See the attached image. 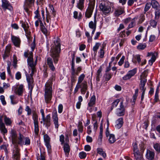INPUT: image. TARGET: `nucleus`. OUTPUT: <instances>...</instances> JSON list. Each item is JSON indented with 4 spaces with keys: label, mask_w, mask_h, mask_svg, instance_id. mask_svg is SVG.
I'll return each mask as SVG.
<instances>
[{
    "label": "nucleus",
    "mask_w": 160,
    "mask_h": 160,
    "mask_svg": "<svg viewBox=\"0 0 160 160\" xmlns=\"http://www.w3.org/2000/svg\"><path fill=\"white\" fill-rule=\"evenodd\" d=\"M55 74L52 76V78L48 80L45 84L44 88V98L47 103L50 102L52 99V81L54 80Z\"/></svg>",
    "instance_id": "1"
},
{
    "label": "nucleus",
    "mask_w": 160,
    "mask_h": 160,
    "mask_svg": "<svg viewBox=\"0 0 160 160\" xmlns=\"http://www.w3.org/2000/svg\"><path fill=\"white\" fill-rule=\"evenodd\" d=\"M10 133L12 142L14 146H18V145L22 146L24 144V137L20 133L18 136L16 131L13 129H11Z\"/></svg>",
    "instance_id": "2"
},
{
    "label": "nucleus",
    "mask_w": 160,
    "mask_h": 160,
    "mask_svg": "<svg viewBox=\"0 0 160 160\" xmlns=\"http://www.w3.org/2000/svg\"><path fill=\"white\" fill-rule=\"evenodd\" d=\"M54 45L51 48V56L53 58L55 63H57L59 57L61 49L59 39H57L54 42Z\"/></svg>",
    "instance_id": "3"
},
{
    "label": "nucleus",
    "mask_w": 160,
    "mask_h": 160,
    "mask_svg": "<svg viewBox=\"0 0 160 160\" xmlns=\"http://www.w3.org/2000/svg\"><path fill=\"white\" fill-rule=\"evenodd\" d=\"M99 8L100 10L105 14L108 13L111 11V7L109 6V3L106 1H102L100 4Z\"/></svg>",
    "instance_id": "4"
},
{
    "label": "nucleus",
    "mask_w": 160,
    "mask_h": 160,
    "mask_svg": "<svg viewBox=\"0 0 160 160\" xmlns=\"http://www.w3.org/2000/svg\"><path fill=\"white\" fill-rule=\"evenodd\" d=\"M37 59L34 62H33L32 53V52H30L29 54V57H28L27 59V62L28 65L31 68L32 73H34L36 71V70L35 68V66L37 64Z\"/></svg>",
    "instance_id": "5"
},
{
    "label": "nucleus",
    "mask_w": 160,
    "mask_h": 160,
    "mask_svg": "<svg viewBox=\"0 0 160 160\" xmlns=\"http://www.w3.org/2000/svg\"><path fill=\"white\" fill-rule=\"evenodd\" d=\"M89 5L85 13V17L88 18H90L92 14L95 2V0H89Z\"/></svg>",
    "instance_id": "6"
},
{
    "label": "nucleus",
    "mask_w": 160,
    "mask_h": 160,
    "mask_svg": "<svg viewBox=\"0 0 160 160\" xmlns=\"http://www.w3.org/2000/svg\"><path fill=\"white\" fill-rule=\"evenodd\" d=\"M147 75V72L146 71H144L140 76L139 88L140 90L142 91V92H145L146 89V88L145 87V86L147 82V80L146 79Z\"/></svg>",
    "instance_id": "7"
},
{
    "label": "nucleus",
    "mask_w": 160,
    "mask_h": 160,
    "mask_svg": "<svg viewBox=\"0 0 160 160\" xmlns=\"http://www.w3.org/2000/svg\"><path fill=\"white\" fill-rule=\"evenodd\" d=\"M32 119L34 121V132L36 134H38L39 132V128L38 125V116L35 112H32Z\"/></svg>",
    "instance_id": "8"
},
{
    "label": "nucleus",
    "mask_w": 160,
    "mask_h": 160,
    "mask_svg": "<svg viewBox=\"0 0 160 160\" xmlns=\"http://www.w3.org/2000/svg\"><path fill=\"white\" fill-rule=\"evenodd\" d=\"M125 111V109L123 105V102L122 101L120 102L119 108L117 109L116 113L119 117L122 116L124 115Z\"/></svg>",
    "instance_id": "9"
},
{
    "label": "nucleus",
    "mask_w": 160,
    "mask_h": 160,
    "mask_svg": "<svg viewBox=\"0 0 160 160\" xmlns=\"http://www.w3.org/2000/svg\"><path fill=\"white\" fill-rule=\"evenodd\" d=\"M134 154L136 160H143L142 155L138 149L137 144L135 143L133 145Z\"/></svg>",
    "instance_id": "10"
},
{
    "label": "nucleus",
    "mask_w": 160,
    "mask_h": 160,
    "mask_svg": "<svg viewBox=\"0 0 160 160\" xmlns=\"http://www.w3.org/2000/svg\"><path fill=\"white\" fill-rule=\"evenodd\" d=\"M2 8L6 10V9L12 11L13 10L12 7L9 2L6 0H2Z\"/></svg>",
    "instance_id": "11"
},
{
    "label": "nucleus",
    "mask_w": 160,
    "mask_h": 160,
    "mask_svg": "<svg viewBox=\"0 0 160 160\" xmlns=\"http://www.w3.org/2000/svg\"><path fill=\"white\" fill-rule=\"evenodd\" d=\"M106 135L107 137H109L108 140L110 143H113L116 141V139L114 135L113 134H110L108 127L106 128Z\"/></svg>",
    "instance_id": "12"
},
{
    "label": "nucleus",
    "mask_w": 160,
    "mask_h": 160,
    "mask_svg": "<svg viewBox=\"0 0 160 160\" xmlns=\"http://www.w3.org/2000/svg\"><path fill=\"white\" fill-rule=\"evenodd\" d=\"M52 118L53 119V122L55 128L58 129V128L59 124L58 115L56 111H55L53 112Z\"/></svg>",
    "instance_id": "13"
},
{
    "label": "nucleus",
    "mask_w": 160,
    "mask_h": 160,
    "mask_svg": "<svg viewBox=\"0 0 160 160\" xmlns=\"http://www.w3.org/2000/svg\"><path fill=\"white\" fill-rule=\"evenodd\" d=\"M44 141L45 142V145L46 146L48 150L51 149V146L50 144V138L49 136L47 134L44 135L43 136Z\"/></svg>",
    "instance_id": "14"
},
{
    "label": "nucleus",
    "mask_w": 160,
    "mask_h": 160,
    "mask_svg": "<svg viewBox=\"0 0 160 160\" xmlns=\"http://www.w3.org/2000/svg\"><path fill=\"white\" fill-rule=\"evenodd\" d=\"M15 148L13 150V155L12 158L13 160H19L20 154L19 153V149L18 148V146H15Z\"/></svg>",
    "instance_id": "15"
},
{
    "label": "nucleus",
    "mask_w": 160,
    "mask_h": 160,
    "mask_svg": "<svg viewBox=\"0 0 160 160\" xmlns=\"http://www.w3.org/2000/svg\"><path fill=\"white\" fill-rule=\"evenodd\" d=\"M24 90V86L21 84L17 87L14 90V92L19 96H22Z\"/></svg>",
    "instance_id": "16"
},
{
    "label": "nucleus",
    "mask_w": 160,
    "mask_h": 160,
    "mask_svg": "<svg viewBox=\"0 0 160 160\" xmlns=\"http://www.w3.org/2000/svg\"><path fill=\"white\" fill-rule=\"evenodd\" d=\"M11 39L14 45L16 47H19L21 42L20 38L18 37L15 36H12Z\"/></svg>",
    "instance_id": "17"
},
{
    "label": "nucleus",
    "mask_w": 160,
    "mask_h": 160,
    "mask_svg": "<svg viewBox=\"0 0 160 160\" xmlns=\"http://www.w3.org/2000/svg\"><path fill=\"white\" fill-rule=\"evenodd\" d=\"M11 48V45L10 44L8 45L6 47L4 53L3 55V57L4 59H5L9 56Z\"/></svg>",
    "instance_id": "18"
},
{
    "label": "nucleus",
    "mask_w": 160,
    "mask_h": 160,
    "mask_svg": "<svg viewBox=\"0 0 160 160\" xmlns=\"http://www.w3.org/2000/svg\"><path fill=\"white\" fill-rule=\"evenodd\" d=\"M47 62L50 69L53 71H54L55 68L53 65V61L52 59L50 58H47Z\"/></svg>",
    "instance_id": "19"
},
{
    "label": "nucleus",
    "mask_w": 160,
    "mask_h": 160,
    "mask_svg": "<svg viewBox=\"0 0 160 160\" xmlns=\"http://www.w3.org/2000/svg\"><path fill=\"white\" fill-rule=\"evenodd\" d=\"M123 119L122 118H118L116 122V124L115 127L117 129L120 128L123 124Z\"/></svg>",
    "instance_id": "20"
},
{
    "label": "nucleus",
    "mask_w": 160,
    "mask_h": 160,
    "mask_svg": "<svg viewBox=\"0 0 160 160\" xmlns=\"http://www.w3.org/2000/svg\"><path fill=\"white\" fill-rule=\"evenodd\" d=\"M155 154L153 152L150 151L149 150L147 151L146 154V158L149 160H152L154 159Z\"/></svg>",
    "instance_id": "21"
},
{
    "label": "nucleus",
    "mask_w": 160,
    "mask_h": 160,
    "mask_svg": "<svg viewBox=\"0 0 160 160\" xmlns=\"http://www.w3.org/2000/svg\"><path fill=\"white\" fill-rule=\"evenodd\" d=\"M63 149L66 156L68 157L70 150L69 145L67 143L64 144L63 146Z\"/></svg>",
    "instance_id": "22"
},
{
    "label": "nucleus",
    "mask_w": 160,
    "mask_h": 160,
    "mask_svg": "<svg viewBox=\"0 0 160 160\" xmlns=\"http://www.w3.org/2000/svg\"><path fill=\"white\" fill-rule=\"evenodd\" d=\"M44 122V124H45L47 127H48L50 125V117L49 115H47L46 118L44 117V119H42Z\"/></svg>",
    "instance_id": "23"
},
{
    "label": "nucleus",
    "mask_w": 160,
    "mask_h": 160,
    "mask_svg": "<svg viewBox=\"0 0 160 160\" xmlns=\"http://www.w3.org/2000/svg\"><path fill=\"white\" fill-rule=\"evenodd\" d=\"M96 102V97L94 95L92 96L89 102L88 103V106L89 107L93 106L95 104Z\"/></svg>",
    "instance_id": "24"
},
{
    "label": "nucleus",
    "mask_w": 160,
    "mask_h": 160,
    "mask_svg": "<svg viewBox=\"0 0 160 160\" xmlns=\"http://www.w3.org/2000/svg\"><path fill=\"white\" fill-rule=\"evenodd\" d=\"M0 130L1 132L3 135L7 133L8 130L5 127L4 124H2L0 125Z\"/></svg>",
    "instance_id": "25"
},
{
    "label": "nucleus",
    "mask_w": 160,
    "mask_h": 160,
    "mask_svg": "<svg viewBox=\"0 0 160 160\" xmlns=\"http://www.w3.org/2000/svg\"><path fill=\"white\" fill-rule=\"evenodd\" d=\"M96 16H94V22H93V21H91L89 23V28L92 29L96 28Z\"/></svg>",
    "instance_id": "26"
},
{
    "label": "nucleus",
    "mask_w": 160,
    "mask_h": 160,
    "mask_svg": "<svg viewBox=\"0 0 160 160\" xmlns=\"http://www.w3.org/2000/svg\"><path fill=\"white\" fill-rule=\"evenodd\" d=\"M41 30L42 32L46 36H47L48 34V32L47 29L45 28V26L43 25L42 22L41 21L40 25Z\"/></svg>",
    "instance_id": "27"
},
{
    "label": "nucleus",
    "mask_w": 160,
    "mask_h": 160,
    "mask_svg": "<svg viewBox=\"0 0 160 160\" xmlns=\"http://www.w3.org/2000/svg\"><path fill=\"white\" fill-rule=\"evenodd\" d=\"M151 5H152V8L156 9L159 8V5L158 2L156 0H152L151 1Z\"/></svg>",
    "instance_id": "28"
},
{
    "label": "nucleus",
    "mask_w": 160,
    "mask_h": 160,
    "mask_svg": "<svg viewBox=\"0 0 160 160\" xmlns=\"http://www.w3.org/2000/svg\"><path fill=\"white\" fill-rule=\"evenodd\" d=\"M4 122L7 126H11L12 121L11 119L8 118L6 116L4 117Z\"/></svg>",
    "instance_id": "29"
},
{
    "label": "nucleus",
    "mask_w": 160,
    "mask_h": 160,
    "mask_svg": "<svg viewBox=\"0 0 160 160\" xmlns=\"http://www.w3.org/2000/svg\"><path fill=\"white\" fill-rule=\"evenodd\" d=\"M97 153L101 155L104 158H105L106 156V153L103 151V149L101 148H98L97 149Z\"/></svg>",
    "instance_id": "30"
},
{
    "label": "nucleus",
    "mask_w": 160,
    "mask_h": 160,
    "mask_svg": "<svg viewBox=\"0 0 160 160\" xmlns=\"http://www.w3.org/2000/svg\"><path fill=\"white\" fill-rule=\"evenodd\" d=\"M101 45V43L99 42H97L96 43L95 46L93 47V50L94 51L95 55H96L97 51L98 49L99 48V47Z\"/></svg>",
    "instance_id": "31"
},
{
    "label": "nucleus",
    "mask_w": 160,
    "mask_h": 160,
    "mask_svg": "<svg viewBox=\"0 0 160 160\" xmlns=\"http://www.w3.org/2000/svg\"><path fill=\"white\" fill-rule=\"evenodd\" d=\"M84 0H79V2L78 4V8L82 10L84 7Z\"/></svg>",
    "instance_id": "32"
},
{
    "label": "nucleus",
    "mask_w": 160,
    "mask_h": 160,
    "mask_svg": "<svg viewBox=\"0 0 160 160\" xmlns=\"http://www.w3.org/2000/svg\"><path fill=\"white\" fill-rule=\"evenodd\" d=\"M119 102L120 100L119 99H117L115 100L112 103V106L111 108V110H112L114 108L116 107Z\"/></svg>",
    "instance_id": "33"
},
{
    "label": "nucleus",
    "mask_w": 160,
    "mask_h": 160,
    "mask_svg": "<svg viewBox=\"0 0 160 160\" xmlns=\"http://www.w3.org/2000/svg\"><path fill=\"white\" fill-rule=\"evenodd\" d=\"M46 22L48 23H49L51 21V17H53V16H51V15L50 13L48 11L46 12Z\"/></svg>",
    "instance_id": "34"
},
{
    "label": "nucleus",
    "mask_w": 160,
    "mask_h": 160,
    "mask_svg": "<svg viewBox=\"0 0 160 160\" xmlns=\"http://www.w3.org/2000/svg\"><path fill=\"white\" fill-rule=\"evenodd\" d=\"M33 73H32V72L30 74V75L27 76V80L28 83L31 82H33L32 78V76Z\"/></svg>",
    "instance_id": "35"
},
{
    "label": "nucleus",
    "mask_w": 160,
    "mask_h": 160,
    "mask_svg": "<svg viewBox=\"0 0 160 160\" xmlns=\"http://www.w3.org/2000/svg\"><path fill=\"white\" fill-rule=\"evenodd\" d=\"M85 77L84 74H82L80 75L78 77V84H80L83 80Z\"/></svg>",
    "instance_id": "36"
},
{
    "label": "nucleus",
    "mask_w": 160,
    "mask_h": 160,
    "mask_svg": "<svg viewBox=\"0 0 160 160\" xmlns=\"http://www.w3.org/2000/svg\"><path fill=\"white\" fill-rule=\"evenodd\" d=\"M135 18H133L131 21L130 23L129 24L128 27L127 28V29H129L133 27L135 24Z\"/></svg>",
    "instance_id": "37"
},
{
    "label": "nucleus",
    "mask_w": 160,
    "mask_h": 160,
    "mask_svg": "<svg viewBox=\"0 0 160 160\" xmlns=\"http://www.w3.org/2000/svg\"><path fill=\"white\" fill-rule=\"evenodd\" d=\"M124 13V11L122 10L118 9L115 12V14L116 16H118Z\"/></svg>",
    "instance_id": "38"
},
{
    "label": "nucleus",
    "mask_w": 160,
    "mask_h": 160,
    "mask_svg": "<svg viewBox=\"0 0 160 160\" xmlns=\"http://www.w3.org/2000/svg\"><path fill=\"white\" fill-rule=\"evenodd\" d=\"M146 47V44L145 43H140L137 46L138 49L143 50Z\"/></svg>",
    "instance_id": "39"
},
{
    "label": "nucleus",
    "mask_w": 160,
    "mask_h": 160,
    "mask_svg": "<svg viewBox=\"0 0 160 160\" xmlns=\"http://www.w3.org/2000/svg\"><path fill=\"white\" fill-rule=\"evenodd\" d=\"M155 18L156 19H158L160 16V10L159 8L156 9L155 12Z\"/></svg>",
    "instance_id": "40"
},
{
    "label": "nucleus",
    "mask_w": 160,
    "mask_h": 160,
    "mask_svg": "<svg viewBox=\"0 0 160 160\" xmlns=\"http://www.w3.org/2000/svg\"><path fill=\"white\" fill-rule=\"evenodd\" d=\"M112 75L109 72H106L104 75L105 79L106 81H108L111 78Z\"/></svg>",
    "instance_id": "41"
},
{
    "label": "nucleus",
    "mask_w": 160,
    "mask_h": 160,
    "mask_svg": "<svg viewBox=\"0 0 160 160\" xmlns=\"http://www.w3.org/2000/svg\"><path fill=\"white\" fill-rule=\"evenodd\" d=\"M78 131L82 132L83 131V127L82 125V123L81 122H79L78 125Z\"/></svg>",
    "instance_id": "42"
},
{
    "label": "nucleus",
    "mask_w": 160,
    "mask_h": 160,
    "mask_svg": "<svg viewBox=\"0 0 160 160\" xmlns=\"http://www.w3.org/2000/svg\"><path fill=\"white\" fill-rule=\"evenodd\" d=\"M99 54V57L101 58H103L104 57V51L102 49H100L99 51L98 52Z\"/></svg>",
    "instance_id": "43"
},
{
    "label": "nucleus",
    "mask_w": 160,
    "mask_h": 160,
    "mask_svg": "<svg viewBox=\"0 0 160 160\" xmlns=\"http://www.w3.org/2000/svg\"><path fill=\"white\" fill-rule=\"evenodd\" d=\"M154 148L155 150L158 152H159L160 151V144L158 143L155 144L154 146Z\"/></svg>",
    "instance_id": "44"
},
{
    "label": "nucleus",
    "mask_w": 160,
    "mask_h": 160,
    "mask_svg": "<svg viewBox=\"0 0 160 160\" xmlns=\"http://www.w3.org/2000/svg\"><path fill=\"white\" fill-rule=\"evenodd\" d=\"M151 7V4L149 3H147L145 5V6L144 8V12L145 13L146 12L148 11L150 8Z\"/></svg>",
    "instance_id": "45"
},
{
    "label": "nucleus",
    "mask_w": 160,
    "mask_h": 160,
    "mask_svg": "<svg viewBox=\"0 0 160 160\" xmlns=\"http://www.w3.org/2000/svg\"><path fill=\"white\" fill-rule=\"evenodd\" d=\"M136 72V69H133L132 70L129 71L128 73L131 77L133 76Z\"/></svg>",
    "instance_id": "46"
},
{
    "label": "nucleus",
    "mask_w": 160,
    "mask_h": 160,
    "mask_svg": "<svg viewBox=\"0 0 160 160\" xmlns=\"http://www.w3.org/2000/svg\"><path fill=\"white\" fill-rule=\"evenodd\" d=\"M150 23L151 26L153 28L156 27L157 25V22L155 20H151Z\"/></svg>",
    "instance_id": "47"
},
{
    "label": "nucleus",
    "mask_w": 160,
    "mask_h": 160,
    "mask_svg": "<svg viewBox=\"0 0 160 160\" xmlns=\"http://www.w3.org/2000/svg\"><path fill=\"white\" fill-rule=\"evenodd\" d=\"M81 87L80 88H81V89H87V82H83L82 84L81 85H80Z\"/></svg>",
    "instance_id": "48"
},
{
    "label": "nucleus",
    "mask_w": 160,
    "mask_h": 160,
    "mask_svg": "<svg viewBox=\"0 0 160 160\" xmlns=\"http://www.w3.org/2000/svg\"><path fill=\"white\" fill-rule=\"evenodd\" d=\"M49 7L51 9V11H50L52 15H53V17H55L56 14L53 6L52 5H51L49 6Z\"/></svg>",
    "instance_id": "49"
},
{
    "label": "nucleus",
    "mask_w": 160,
    "mask_h": 160,
    "mask_svg": "<svg viewBox=\"0 0 160 160\" xmlns=\"http://www.w3.org/2000/svg\"><path fill=\"white\" fill-rule=\"evenodd\" d=\"M86 156V154L85 152H80L79 154V157L81 159H83L85 158Z\"/></svg>",
    "instance_id": "50"
},
{
    "label": "nucleus",
    "mask_w": 160,
    "mask_h": 160,
    "mask_svg": "<svg viewBox=\"0 0 160 160\" xmlns=\"http://www.w3.org/2000/svg\"><path fill=\"white\" fill-rule=\"evenodd\" d=\"M0 100L3 105H5L6 104V102L5 99V97L3 95H1L0 96Z\"/></svg>",
    "instance_id": "51"
},
{
    "label": "nucleus",
    "mask_w": 160,
    "mask_h": 160,
    "mask_svg": "<svg viewBox=\"0 0 160 160\" xmlns=\"http://www.w3.org/2000/svg\"><path fill=\"white\" fill-rule=\"evenodd\" d=\"M134 58L137 60L138 63H140L141 61V59L140 58V55L138 54L136 55L134 57Z\"/></svg>",
    "instance_id": "52"
},
{
    "label": "nucleus",
    "mask_w": 160,
    "mask_h": 160,
    "mask_svg": "<svg viewBox=\"0 0 160 160\" xmlns=\"http://www.w3.org/2000/svg\"><path fill=\"white\" fill-rule=\"evenodd\" d=\"M124 59L125 57L124 56H123L122 58L120 59L119 61L118 62V64L119 65L121 66L122 65L124 62Z\"/></svg>",
    "instance_id": "53"
},
{
    "label": "nucleus",
    "mask_w": 160,
    "mask_h": 160,
    "mask_svg": "<svg viewBox=\"0 0 160 160\" xmlns=\"http://www.w3.org/2000/svg\"><path fill=\"white\" fill-rule=\"evenodd\" d=\"M28 88L30 90L32 91L33 88L34 84H33V82H30L28 83Z\"/></svg>",
    "instance_id": "54"
},
{
    "label": "nucleus",
    "mask_w": 160,
    "mask_h": 160,
    "mask_svg": "<svg viewBox=\"0 0 160 160\" xmlns=\"http://www.w3.org/2000/svg\"><path fill=\"white\" fill-rule=\"evenodd\" d=\"M15 78L17 80H19L21 78V74L20 72H18L16 74Z\"/></svg>",
    "instance_id": "55"
},
{
    "label": "nucleus",
    "mask_w": 160,
    "mask_h": 160,
    "mask_svg": "<svg viewBox=\"0 0 160 160\" xmlns=\"http://www.w3.org/2000/svg\"><path fill=\"white\" fill-rule=\"evenodd\" d=\"M102 70V68L100 67L99 69H98L97 72V80L98 79L100 76H101V72Z\"/></svg>",
    "instance_id": "56"
},
{
    "label": "nucleus",
    "mask_w": 160,
    "mask_h": 160,
    "mask_svg": "<svg viewBox=\"0 0 160 160\" xmlns=\"http://www.w3.org/2000/svg\"><path fill=\"white\" fill-rule=\"evenodd\" d=\"M24 139L25 140V144H24L25 145H28L30 144V140L29 138H24L23 140Z\"/></svg>",
    "instance_id": "57"
},
{
    "label": "nucleus",
    "mask_w": 160,
    "mask_h": 160,
    "mask_svg": "<svg viewBox=\"0 0 160 160\" xmlns=\"http://www.w3.org/2000/svg\"><path fill=\"white\" fill-rule=\"evenodd\" d=\"M25 110L27 112V114L28 115H30L31 113V110L29 107L27 106L25 109Z\"/></svg>",
    "instance_id": "58"
},
{
    "label": "nucleus",
    "mask_w": 160,
    "mask_h": 160,
    "mask_svg": "<svg viewBox=\"0 0 160 160\" xmlns=\"http://www.w3.org/2000/svg\"><path fill=\"white\" fill-rule=\"evenodd\" d=\"M131 77H132L128 73L126 75L122 78L124 80H126L130 79Z\"/></svg>",
    "instance_id": "59"
},
{
    "label": "nucleus",
    "mask_w": 160,
    "mask_h": 160,
    "mask_svg": "<svg viewBox=\"0 0 160 160\" xmlns=\"http://www.w3.org/2000/svg\"><path fill=\"white\" fill-rule=\"evenodd\" d=\"M1 149H3L6 153H7L8 151L7 150V147L6 145H3L0 147Z\"/></svg>",
    "instance_id": "60"
},
{
    "label": "nucleus",
    "mask_w": 160,
    "mask_h": 160,
    "mask_svg": "<svg viewBox=\"0 0 160 160\" xmlns=\"http://www.w3.org/2000/svg\"><path fill=\"white\" fill-rule=\"evenodd\" d=\"M102 131H100L99 135V138L98 139V142H101L102 141Z\"/></svg>",
    "instance_id": "61"
},
{
    "label": "nucleus",
    "mask_w": 160,
    "mask_h": 160,
    "mask_svg": "<svg viewBox=\"0 0 160 160\" xmlns=\"http://www.w3.org/2000/svg\"><path fill=\"white\" fill-rule=\"evenodd\" d=\"M63 109V106L62 104L59 105L58 107V112L59 113H61L62 112Z\"/></svg>",
    "instance_id": "62"
},
{
    "label": "nucleus",
    "mask_w": 160,
    "mask_h": 160,
    "mask_svg": "<svg viewBox=\"0 0 160 160\" xmlns=\"http://www.w3.org/2000/svg\"><path fill=\"white\" fill-rule=\"evenodd\" d=\"M76 76H71V84L72 85L73 83L75 82L76 81Z\"/></svg>",
    "instance_id": "63"
},
{
    "label": "nucleus",
    "mask_w": 160,
    "mask_h": 160,
    "mask_svg": "<svg viewBox=\"0 0 160 160\" xmlns=\"http://www.w3.org/2000/svg\"><path fill=\"white\" fill-rule=\"evenodd\" d=\"M64 137L63 135H61L60 137V141L61 142V144H62L64 142Z\"/></svg>",
    "instance_id": "64"
}]
</instances>
